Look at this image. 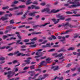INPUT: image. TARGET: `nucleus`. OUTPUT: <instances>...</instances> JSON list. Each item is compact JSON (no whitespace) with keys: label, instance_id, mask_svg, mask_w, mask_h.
Here are the masks:
<instances>
[{"label":"nucleus","instance_id":"f257e3e1","mask_svg":"<svg viewBox=\"0 0 80 80\" xmlns=\"http://www.w3.org/2000/svg\"><path fill=\"white\" fill-rule=\"evenodd\" d=\"M18 68H16L15 70V71H9L5 73V75H6L8 74L7 77L8 78H10L12 77L15 74V72H18Z\"/></svg>","mask_w":80,"mask_h":80},{"label":"nucleus","instance_id":"f03ea898","mask_svg":"<svg viewBox=\"0 0 80 80\" xmlns=\"http://www.w3.org/2000/svg\"><path fill=\"white\" fill-rule=\"evenodd\" d=\"M25 7L24 5H21L19 6L18 7H14L12 8H11L9 9V11H13L14 10H16V9H18V8H25Z\"/></svg>","mask_w":80,"mask_h":80},{"label":"nucleus","instance_id":"7ed1b4c3","mask_svg":"<svg viewBox=\"0 0 80 80\" xmlns=\"http://www.w3.org/2000/svg\"><path fill=\"white\" fill-rule=\"evenodd\" d=\"M44 53L43 52H37L36 53V55H37L34 57V58H38L42 56V55H43Z\"/></svg>","mask_w":80,"mask_h":80},{"label":"nucleus","instance_id":"20e7f679","mask_svg":"<svg viewBox=\"0 0 80 80\" xmlns=\"http://www.w3.org/2000/svg\"><path fill=\"white\" fill-rule=\"evenodd\" d=\"M50 22H48V23H45L44 24H42V25H40V26H39V25H36L35 26H33V28L34 29H36V28H38V27H45V26H46V25H48V24H50Z\"/></svg>","mask_w":80,"mask_h":80},{"label":"nucleus","instance_id":"39448f33","mask_svg":"<svg viewBox=\"0 0 80 80\" xmlns=\"http://www.w3.org/2000/svg\"><path fill=\"white\" fill-rule=\"evenodd\" d=\"M50 9L49 8H47L42 10L41 11V12H47V13H50Z\"/></svg>","mask_w":80,"mask_h":80},{"label":"nucleus","instance_id":"423d86ee","mask_svg":"<svg viewBox=\"0 0 80 80\" xmlns=\"http://www.w3.org/2000/svg\"><path fill=\"white\" fill-rule=\"evenodd\" d=\"M32 58H28L27 59V60H25L24 61V62H26V64H30V60L32 59Z\"/></svg>","mask_w":80,"mask_h":80},{"label":"nucleus","instance_id":"0eeeda50","mask_svg":"<svg viewBox=\"0 0 80 80\" xmlns=\"http://www.w3.org/2000/svg\"><path fill=\"white\" fill-rule=\"evenodd\" d=\"M56 17L57 18H59V19L62 20H63L65 19V18L63 17V16H61L60 14L57 15Z\"/></svg>","mask_w":80,"mask_h":80},{"label":"nucleus","instance_id":"6e6552de","mask_svg":"<svg viewBox=\"0 0 80 80\" xmlns=\"http://www.w3.org/2000/svg\"><path fill=\"white\" fill-rule=\"evenodd\" d=\"M51 70H53L54 71H55L57 70H58V67L52 66L51 68Z\"/></svg>","mask_w":80,"mask_h":80},{"label":"nucleus","instance_id":"1a4fd4ad","mask_svg":"<svg viewBox=\"0 0 80 80\" xmlns=\"http://www.w3.org/2000/svg\"><path fill=\"white\" fill-rule=\"evenodd\" d=\"M21 40H18L17 41L16 43V45H23V42H21Z\"/></svg>","mask_w":80,"mask_h":80},{"label":"nucleus","instance_id":"9d476101","mask_svg":"<svg viewBox=\"0 0 80 80\" xmlns=\"http://www.w3.org/2000/svg\"><path fill=\"white\" fill-rule=\"evenodd\" d=\"M57 78V79H58L59 80H62L63 79V77H61V78L58 77L56 76L54 78L52 79V80H56Z\"/></svg>","mask_w":80,"mask_h":80},{"label":"nucleus","instance_id":"9b49d317","mask_svg":"<svg viewBox=\"0 0 80 80\" xmlns=\"http://www.w3.org/2000/svg\"><path fill=\"white\" fill-rule=\"evenodd\" d=\"M28 73H31L30 74V76H32V77L35 74V72H34L33 71H30L28 72Z\"/></svg>","mask_w":80,"mask_h":80},{"label":"nucleus","instance_id":"f8f14e48","mask_svg":"<svg viewBox=\"0 0 80 80\" xmlns=\"http://www.w3.org/2000/svg\"><path fill=\"white\" fill-rule=\"evenodd\" d=\"M27 15V13L26 12L25 14H24L22 18H21L22 20H23L26 18V16Z\"/></svg>","mask_w":80,"mask_h":80},{"label":"nucleus","instance_id":"ddd939ff","mask_svg":"<svg viewBox=\"0 0 80 80\" xmlns=\"http://www.w3.org/2000/svg\"><path fill=\"white\" fill-rule=\"evenodd\" d=\"M59 12V10H55V9H52L51 11V12H52V13H57V12Z\"/></svg>","mask_w":80,"mask_h":80},{"label":"nucleus","instance_id":"4468645a","mask_svg":"<svg viewBox=\"0 0 80 80\" xmlns=\"http://www.w3.org/2000/svg\"><path fill=\"white\" fill-rule=\"evenodd\" d=\"M75 3H76V7H80V3L79 2H75Z\"/></svg>","mask_w":80,"mask_h":80},{"label":"nucleus","instance_id":"2eb2a0df","mask_svg":"<svg viewBox=\"0 0 80 80\" xmlns=\"http://www.w3.org/2000/svg\"><path fill=\"white\" fill-rule=\"evenodd\" d=\"M29 15L31 17H34L35 16V14L33 12H30L29 13Z\"/></svg>","mask_w":80,"mask_h":80},{"label":"nucleus","instance_id":"dca6fc26","mask_svg":"<svg viewBox=\"0 0 80 80\" xmlns=\"http://www.w3.org/2000/svg\"><path fill=\"white\" fill-rule=\"evenodd\" d=\"M19 33V32H16V34H18L17 37H18V38H19V39H22V37L20 35V34Z\"/></svg>","mask_w":80,"mask_h":80},{"label":"nucleus","instance_id":"f3484780","mask_svg":"<svg viewBox=\"0 0 80 80\" xmlns=\"http://www.w3.org/2000/svg\"><path fill=\"white\" fill-rule=\"evenodd\" d=\"M75 49V48L74 47H70L69 48L68 50V51H70V50H74Z\"/></svg>","mask_w":80,"mask_h":80},{"label":"nucleus","instance_id":"a211bd4d","mask_svg":"<svg viewBox=\"0 0 80 80\" xmlns=\"http://www.w3.org/2000/svg\"><path fill=\"white\" fill-rule=\"evenodd\" d=\"M41 33L40 32H33L31 33L32 35H37L38 34H39Z\"/></svg>","mask_w":80,"mask_h":80},{"label":"nucleus","instance_id":"6ab92c4d","mask_svg":"<svg viewBox=\"0 0 80 80\" xmlns=\"http://www.w3.org/2000/svg\"><path fill=\"white\" fill-rule=\"evenodd\" d=\"M2 19L3 21H4V20H7V19H8V18L2 17L0 19V20H2Z\"/></svg>","mask_w":80,"mask_h":80},{"label":"nucleus","instance_id":"aec40b11","mask_svg":"<svg viewBox=\"0 0 80 80\" xmlns=\"http://www.w3.org/2000/svg\"><path fill=\"white\" fill-rule=\"evenodd\" d=\"M12 16V14L10 13V14H6L5 15V17H10Z\"/></svg>","mask_w":80,"mask_h":80},{"label":"nucleus","instance_id":"412c9836","mask_svg":"<svg viewBox=\"0 0 80 80\" xmlns=\"http://www.w3.org/2000/svg\"><path fill=\"white\" fill-rule=\"evenodd\" d=\"M30 2V0H28L26 3V5H30V4H31V3H32V2Z\"/></svg>","mask_w":80,"mask_h":80},{"label":"nucleus","instance_id":"4be33fe9","mask_svg":"<svg viewBox=\"0 0 80 80\" xmlns=\"http://www.w3.org/2000/svg\"><path fill=\"white\" fill-rule=\"evenodd\" d=\"M37 40V38L35 37L33 38V39H31V40L32 42H33V41H36Z\"/></svg>","mask_w":80,"mask_h":80},{"label":"nucleus","instance_id":"5701e85b","mask_svg":"<svg viewBox=\"0 0 80 80\" xmlns=\"http://www.w3.org/2000/svg\"><path fill=\"white\" fill-rule=\"evenodd\" d=\"M26 45L29 44V45H33L35 44V42H31L30 43H26Z\"/></svg>","mask_w":80,"mask_h":80},{"label":"nucleus","instance_id":"b1692460","mask_svg":"<svg viewBox=\"0 0 80 80\" xmlns=\"http://www.w3.org/2000/svg\"><path fill=\"white\" fill-rule=\"evenodd\" d=\"M62 56H63V53H61L59 54L58 55L57 57H62Z\"/></svg>","mask_w":80,"mask_h":80},{"label":"nucleus","instance_id":"393cba45","mask_svg":"<svg viewBox=\"0 0 80 80\" xmlns=\"http://www.w3.org/2000/svg\"><path fill=\"white\" fill-rule=\"evenodd\" d=\"M52 56H54L56 58H57L58 56V54L57 53H54L52 54Z\"/></svg>","mask_w":80,"mask_h":80},{"label":"nucleus","instance_id":"a878e982","mask_svg":"<svg viewBox=\"0 0 80 80\" xmlns=\"http://www.w3.org/2000/svg\"><path fill=\"white\" fill-rule=\"evenodd\" d=\"M65 13L66 14H73V12L70 11H67Z\"/></svg>","mask_w":80,"mask_h":80},{"label":"nucleus","instance_id":"bb28decb","mask_svg":"<svg viewBox=\"0 0 80 80\" xmlns=\"http://www.w3.org/2000/svg\"><path fill=\"white\" fill-rule=\"evenodd\" d=\"M32 3L33 5H35L36 4L38 5V2L37 1H35L34 2H32Z\"/></svg>","mask_w":80,"mask_h":80},{"label":"nucleus","instance_id":"cd10ccee","mask_svg":"<svg viewBox=\"0 0 80 80\" xmlns=\"http://www.w3.org/2000/svg\"><path fill=\"white\" fill-rule=\"evenodd\" d=\"M10 24H13L15 22L13 19L11 20L10 21Z\"/></svg>","mask_w":80,"mask_h":80},{"label":"nucleus","instance_id":"c85d7f7f","mask_svg":"<svg viewBox=\"0 0 80 80\" xmlns=\"http://www.w3.org/2000/svg\"><path fill=\"white\" fill-rule=\"evenodd\" d=\"M46 46L47 47H51V44L50 43L48 42L46 44Z\"/></svg>","mask_w":80,"mask_h":80},{"label":"nucleus","instance_id":"c756f323","mask_svg":"<svg viewBox=\"0 0 80 80\" xmlns=\"http://www.w3.org/2000/svg\"><path fill=\"white\" fill-rule=\"evenodd\" d=\"M50 60H51V59L48 58L46 60L45 62H46V63H51V62H48V61H50Z\"/></svg>","mask_w":80,"mask_h":80},{"label":"nucleus","instance_id":"7c9ffc66","mask_svg":"<svg viewBox=\"0 0 80 80\" xmlns=\"http://www.w3.org/2000/svg\"><path fill=\"white\" fill-rule=\"evenodd\" d=\"M38 75H39V74L38 73L34 75V77L33 78H32V79H35V78H36V77H37V76H38Z\"/></svg>","mask_w":80,"mask_h":80},{"label":"nucleus","instance_id":"2f4dec72","mask_svg":"<svg viewBox=\"0 0 80 80\" xmlns=\"http://www.w3.org/2000/svg\"><path fill=\"white\" fill-rule=\"evenodd\" d=\"M46 63V62L45 61H42L40 62V65H41V66L43 65V63Z\"/></svg>","mask_w":80,"mask_h":80},{"label":"nucleus","instance_id":"473e14b6","mask_svg":"<svg viewBox=\"0 0 80 80\" xmlns=\"http://www.w3.org/2000/svg\"><path fill=\"white\" fill-rule=\"evenodd\" d=\"M23 12H18L17 13H16L15 15H22Z\"/></svg>","mask_w":80,"mask_h":80},{"label":"nucleus","instance_id":"72a5a7b5","mask_svg":"<svg viewBox=\"0 0 80 80\" xmlns=\"http://www.w3.org/2000/svg\"><path fill=\"white\" fill-rule=\"evenodd\" d=\"M58 39H62V38H65V37L59 36L58 37Z\"/></svg>","mask_w":80,"mask_h":80},{"label":"nucleus","instance_id":"f704fd0d","mask_svg":"<svg viewBox=\"0 0 80 80\" xmlns=\"http://www.w3.org/2000/svg\"><path fill=\"white\" fill-rule=\"evenodd\" d=\"M35 65H33L32 66H31L30 67V68L31 70H32L33 69H34L35 68Z\"/></svg>","mask_w":80,"mask_h":80},{"label":"nucleus","instance_id":"c9c22d12","mask_svg":"<svg viewBox=\"0 0 80 80\" xmlns=\"http://www.w3.org/2000/svg\"><path fill=\"white\" fill-rule=\"evenodd\" d=\"M5 59V58L4 57H1L0 58V61H3V60H4Z\"/></svg>","mask_w":80,"mask_h":80},{"label":"nucleus","instance_id":"e433bc0d","mask_svg":"<svg viewBox=\"0 0 80 80\" xmlns=\"http://www.w3.org/2000/svg\"><path fill=\"white\" fill-rule=\"evenodd\" d=\"M40 18V15H39L36 16L35 18V19H36V20H38V18Z\"/></svg>","mask_w":80,"mask_h":80},{"label":"nucleus","instance_id":"4c0bfd02","mask_svg":"<svg viewBox=\"0 0 80 80\" xmlns=\"http://www.w3.org/2000/svg\"><path fill=\"white\" fill-rule=\"evenodd\" d=\"M8 8H9V7H8V6H7L6 7H3L2 8V9L3 10H6L7 9H8Z\"/></svg>","mask_w":80,"mask_h":80},{"label":"nucleus","instance_id":"58836bf2","mask_svg":"<svg viewBox=\"0 0 80 80\" xmlns=\"http://www.w3.org/2000/svg\"><path fill=\"white\" fill-rule=\"evenodd\" d=\"M78 37V34H75V35L73 36L74 38H77Z\"/></svg>","mask_w":80,"mask_h":80},{"label":"nucleus","instance_id":"ea45409f","mask_svg":"<svg viewBox=\"0 0 80 80\" xmlns=\"http://www.w3.org/2000/svg\"><path fill=\"white\" fill-rule=\"evenodd\" d=\"M72 32V29H70L69 30H68V31H66L65 33H68V32Z\"/></svg>","mask_w":80,"mask_h":80},{"label":"nucleus","instance_id":"a19ab883","mask_svg":"<svg viewBox=\"0 0 80 80\" xmlns=\"http://www.w3.org/2000/svg\"><path fill=\"white\" fill-rule=\"evenodd\" d=\"M5 13L4 12L0 11V15H2Z\"/></svg>","mask_w":80,"mask_h":80},{"label":"nucleus","instance_id":"79ce46f5","mask_svg":"<svg viewBox=\"0 0 80 80\" xmlns=\"http://www.w3.org/2000/svg\"><path fill=\"white\" fill-rule=\"evenodd\" d=\"M25 27V25H21V26L18 27V28H23V27Z\"/></svg>","mask_w":80,"mask_h":80},{"label":"nucleus","instance_id":"37998d69","mask_svg":"<svg viewBox=\"0 0 80 80\" xmlns=\"http://www.w3.org/2000/svg\"><path fill=\"white\" fill-rule=\"evenodd\" d=\"M29 68V67H26L24 68L23 70H28V68Z\"/></svg>","mask_w":80,"mask_h":80},{"label":"nucleus","instance_id":"c03bdc74","mask_svg":"<svg viewBox=\"0 0 80 80\" xmlns=\"http://www.w3.org/2000/svg\"><path fill=\"white\" fill-rule=\"evenodd\" d=\"M18 53H19V51H15L14 52V55H17V54H18Z\"/></svg>","mask_w":80,"mask_h":80},{"label":"nucleus","instance_id":"a18cd8bd","mask_svg":"<svg viewBox=\"0 0 80 80\" xmlns=\"http://www.w3.org/2000/svg\"><path fill=\"white\" fill-rule=\"evenodd\" d=\"M31 9H34V8L35 9V6L32 5L31 6Z\"/></svg>","mask_w":80,"mask_h":80},{"label":"nucleus","instance_id":"49530a36","mask_svg":"<svg viewBox=\"0 0 80 80\" xmlns=\"http://www.w3.org/2000/svg\"><path fill=\"white\" fill-rule=\"evenodd\" d=\"M40 8L39 6H35V9L36 10H38L39 9H40Z\"/></svg>","mask_w":80,"mask_h":80},{"label":"nucleus","instance_id":"de8ad7c7","mask_svg":"<svg viewBox=\"0 0 80 80\" xmlns=\"http://www.w3.org/2000/svg\"><path fill=\"white\" fill-rule=\"evenodd\" d=\"M35 70V71H38V72H41V69H36Z\"/></svg>","mask_w":80,"mask_h":80},{"label":"nucleus","instance_id":"09e8293b","mask_svg":"<svg viewBox=\"0 0 80 80\" xmlns=\"http://www.w3.org/2000/svg\"><path fill=\"white\" fill-rule=\"evenodd\" d=\"M41 5H42V6H44L46 5V3L45 2H42L40 3Z\"/></svg>","mask_w":80,"mask_h":80},{"label":"nucleus","instance_id":"8fccbe9b","mask_svg":"<svg viewBox=\"0 0 80 80\" xmlns=\"http://www.w3.org/2000/svg\"><path fill=\"white\" fill-rule=\"evenodd\" d=\"M69 27H70L72 28H73L74 27H75V26H73L71 24H69Z\"/></svg>","mask_w":80,"mask_h":80},{"label":"nucleus","instance_id":"3c124183","mask_svg":"<svg viewBox=\"0 0 80 80\" xmlns=\"http://www.w3.org/2000/svg\"><path fill=\"white\" fill-rule=\"evenodd\" d=\"M48 42V40H45L42 43V44H45L46 43H47Z\"/></svg>","mask_w":80,"mask_h":80},{"label":"nucleus","instance_id":"603ef678","mask_svg":"<svg viewBox=\"0 0 80 80\" xmlns=\"http://www.w3.org/2000/svg\"><path fill=\"white\" fill-rule=\"evenodd\" d=\"M12 4H17V3H18V1H14L12 2Z\"/></svg>","mask_w":80,"mask_h":80},{"label":"nucleus","instance_id":"864d4df0","mask_svg":"<svg viewBox=\"0 0 80 80\" xmlns=\"http://www.w3.org/2000/svg\"><path fill=\"white\" fill-rule=\"evenodd\" d=\"M55 49H50L49 51H48V52H53V51H55Z\"/></svg>","mask_w":80,"mask_h":80},{"label":"nucleus","instance_id":"5fc2aeb1","mask_svg":"<svg viewBox=\"0 0 80 80\" xmlns=\"http://www.w3.org/2000/svg\"><path fill=\"white\" fill-rule=\"evenodd\" d=\"M37 46V45L36 44H34L32 45H30L29 46V47H35Z\"/></svg>","mask_w":80,"mask_h":80},{"label":"nucleus","instance_id":"6e6d98bb","mask_svg":"<svg viewBox=\"0 0 80 80\" xmlns=\"http://www.w3.org/2000/svg\"><path fill=\"white\" fill-rule=\"evenodd\" d=\"M69 24L68 23V22H67L65 24H64V27H67V26H69Z\"/></svg>","mask_w":80,"mask_h":80},{"label":"nucleus","instance_id":"4d7b16f0","mask_svg":"<svg viewBox=\"0 0 80 80\" xmlns=\"http://www.w3.org/2000/svg\"><path fill=\"white\" fill-rule=\"evenodd\" d=\"M24 42H29V40L28 39H25L24 40Z\"/></svg>","mask_w":80,"mask_h":80},{"label":"nucleus","instance_id":"13d9d810","mask_svg":"<svg viewBox=\"0 0 80 80\" xmlns=\"http://www.w3.org/2000/svg\"><path fill=\"white\" fill-rule=\"evenodd\" d=\"M18 62V61L17 60H14L12 62V63L14 64H15V63H17Z\"/></svg>","mask_w":80,"mask_h":80},{"label":"nucleus","instance_id":"bf43d9fd","mask_svg":"<svg viewBox=\"0 0 80 80\" xmlns=\"http://www.w3.org/2000/svg\"><path fill=\"white\" fill-rule=\"evenodd\" d=\"M14 36V34H7L8 37H11L12 36Z\"/></svg>","mask_w":80,"mask_h":80},{"label":"nucleus","instance_id":"052dcab7","mask_svg":"<svg viewBox=\"0 0 80 80\" xmlns=\"http://www.w3.org/2000/svg\"><path fill=\"white\" fill-rule=\"evenodd\" d=\"M8 37V36H6V35H4L3 36V38L4 39H5V38H7Z\"/></svg>","mask_w":80,"mask_h":80},{"label":"nucleus","instance_id":"680f3d73","mask_svg":"<svg viewBox=\"0 0 80 80\" xmlns=\"http://www.w3.org/2000/svg\"><path fill=\"white\" fill-rule=\"evenodd\" d=\"M71 65H72V64H68L67 65L66 67H67V68L70 67L71 66Z\"/></svg>","mask_w":80,"mask_h":80},{"label":"nucleus","instance_id":"e2e57ef3","mask_svg":"<svg viewBox=\"0 0 80 80\" xmlns=\"http://www.w3.org/2000/svg\"><path fill=\"white\" fill-rule=\"evenodd\" d=\"M65 58V57L64 56H62V57L59 58V60H62V59H63V58Z\"/></svg>","mask_w":80,"mask_h":80},{"label":"nucleus","instance_id":"0e129e2a","mask_svg":"<svg viewBox=\"0 0 80 80\" xmlns=\"http://www.w3.org/2000/svg\"><path fill=\"white\" fill-rule=\"evenodd\" d=\"M67 3H69L70 4H72V2L71 0H68L67 1Z\"/></svg>","mask_w":80,"mask_h":80},{"label":"nucleus","instance_id":"69168bd1","mask_svg":"<svg viewBox=\"0 0 80 80\" xmlns=\"http://www.w3.org/2000/svg\"><path fill=\"white\" fill-rule=\"evenodd\" d=\"M14 43H15V42H13L12 43H9L8 44V45H13V44H14Z\"/></svg>","mask_w":80,"mask_h":80},{"label":"nucleus","instance_id":"338daca9","mask_svg":"<svg viewBox=\"0 0 80 80\" xmlns=\"http://www.w3.org/2000/svg\"><path fill=\"white\" fill-rule=\"evenodd\" d=\"M52 38H53V39H57V37H55V36H53V35H52Z\"/></svg>","mask_w":80,"mask_h":80},{"label":"nucleus","instance_id":"774afa93","mask_svg":"<svg viewBox=\"0 0 80 80\" xmlns=\"http://www.w3.org/2000/svg\"><path fill=\"white\" fill-rule=\"evenodd\" d=\"M71 20V18H68L66 19V21H70Z\"/></svg>","mask_w":80,"mask_h":80}]
</instances>
